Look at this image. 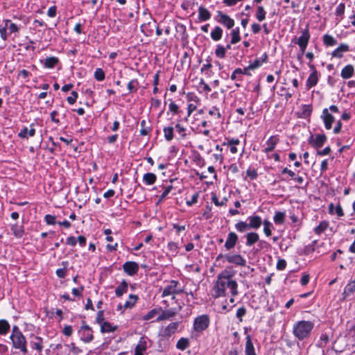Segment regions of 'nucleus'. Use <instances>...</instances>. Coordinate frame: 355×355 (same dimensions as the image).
Masks as SVG:
<instances>
[{
	"mask_svg": "<svg viewBox=\"0 0 355 355\" xmlns=\"http://www.w3.org/2000/svg\"><path fill=\"white\" fill-rule=\"evenodd\" d=\"M211 200L216 206H223L225 205L226 202L227 201L226 198H224L221 201H220L216 194H212Z\"/></svg>",
	"mask_w": 355,
	"mask_h": 355,
	"instance_id": "obj_45",
	"label": "nucleus"
},
{
	"mask_svg": "<svg viewBox=\"0 0 355 355\" xmlns=\"http://www.w3.org/2000/svg\"><path fill=\"white\" fill-rule=\"evenodd\" d=\"M175 314H176L175 311H174L171 309L164 311H162V314L159 315V317L157 318V320L162 321V320L169 319V318L173 317L174 315H175Z\"/></svg>",
	"mask_w": 355,
	"mask_h": 355,
	"instance_id": "obj_27",
	"label": "nucleus"
},
{
	"mask_svg": "<svg viewBox=\"0 0 355 355\" xmlns=\"http://www.w3.org/2000/svg\"><path fill=\"white\" fill-rule=\"evenodd\" d=\"M175 128H176L178 132L181 135L182 138L184 139L186 137V133H185L186 129L184 127L181 126L180 125V123H177L175 125Z\"/></svg>",
	"mask_w": 355,
	"mask_h": 355,
	"instance_id": "obj_49",
	"label": "nucleus"
},
{
	"mask_svg": "<svg viewBox=\"0 0 355 355\" xmlns=\"http://www.w3.org/2000/svg\"><path fill=\"white\" fill-rule=\"evenodd\" d=\"M263 232L265 233V234L267 236H270L271 235V230H270V227H272V225L267 221V220H265L263 222Z\"/></svg>",
	"mask_w": 355,
	"mask_h": 355,
	"instance_id": "obj_46",
	"label": "nucleus"
},
{
	"mask_svg": "<svg viewBox=\"0 0 355 355\" xmlns=\"http://www.w3.org/2000/svg\"><path fill=\"white\" fill-rule=\"evenodd\" d=\"M58 59L55 57H49L44 60V65L49 69L53 68L58 62Z\"/></svg>",
	"mask_w": 355,
	"mask_h": 355,
	"instance_id": "obj_26",
	"label": "nucleus"
},
{
	"mask_svg": "<svg viewBox=\"0 0 355 355\" xmlns=\"http://www.w3.org/2000/svg\"><path fill=\"white\" fill-rule=\"evenodd\" d=\"M286 261L284 259H279L277 263V268L279 270L285 269Z\"/></svg>",
	"mask_w": 355,
	"mask_h": 355,
	"instance_id": "obj_57",
	"label": "nucleus"
},
{
	"mask_svg": "<svg viewBox=\"0 0 355 355\" xmlns=\"http://www.w3.org/2000/svg\"><path fill=\"white\" fill-rule=\"evenodd\" d=\"M354 74V67L351 64L345 66L341 71V76L344 79L351 78Z\"/></svg>",
	"mask_w": 355,
	"mask_h": 355,
	"instance_id": "obj_21",
	"label": "nucleus"
},
{
	"mask_svg": "<svg viewBox=\"0 0 355 355\" xmlns=\"http://www.w3.org/2000/svg\"><path fill=\"white\" fill-rule=\"evenodd\" d=\"M345 6L344 3L338 4V6H337L336 10V15L338 16L343 15L345 12Z\"/></svg>",
	"mask_w": 355,
	"mask_h": 355,
	"instance_id": "obj_50",
	"label": "nucleus"
},
{
	"mask_svg": "<svg viewBox=\"0 0 355 355\" xmlns=\"http://www.w3.org/2000/svg\"><path fill=\"white\" fill-rule=\"evenodd\" d=\"M222 33H223L222 28L219 26H216V27H215L214 31L211 33V37L214 41H218V40H220V38L222 37Z\"/></svg>",
	"mask_w": 355,
	"mask_h": 355,
	"instance_id": "obj_33",
	"label": "nucleus"
},
{
	"mask_svg": "<svg viewBox=\"0 0 355 355\" xmlns=\"http://www.w3.org/2000/svg\"><path fill=\"white\" fill-rule=\"evenodd\" d=\"M285 214L284 212H276L274 216V222L276 224H282L284 222Z\"/></svg>",
	"mask_w": 355,
	"mask_h": 355,
	"instance_id": "obj_38",
	"label": "nucleus"
},
{
	"mask_svg": "<svg viewBox=\"0 0 355 355\" xmlns=\"http://www.w3.org/2000/svg\"><path fill=\"white\" fill-rule=\"evenodd\" d=\"M180 322H175L170 323L164 329L163 333V336L164 337H170L172 334H173L178 329L179 327Z\"/></svg>",
	"mask_w": 355,
	"mask_h": 355,
	"instance_id": "obj_15",
	"label": "nucleus"
},
{
	"mask_svg": "<svg viewBox=\"0 0 355 355\" xmlns=\"http://www.w3.org/2000/svg\"><path fill=\"white\" fill-rule=\"evenodd\" d=\"M330 152H331V148H330V147L327 146L325 148H324L322 150H318L317 153L319 155H329L330 153Z\"/></svg>",
	"mask_w": 355,
	"mask_h": 355,
	"instance_id": "obj_62",
	"label": "nucleus"
},
{
	"mask_svg": "<svg viewBox=\"0 0 355 355\" xmlns=\"http://www.w3.org/2000/svg\"><path fill=\"white\" fill-rule=\"evenodd\" d=\"M146 349H147L146 342L145 339L143 337H141L135 349V352L137 353H140V354H144V352L146 350Z\"/></svg>",
	"mask_w": 355,
	"mask_h": 355,
	"instance_id": "obj_25",
	"label": "nucleus"
},
{
	"mask_svg": "<svg viewBox=\"0 0 355 355\" xmlns=\"http://www.w3.org/2000/svg\"><path fill=\"white\" fill-rule=\"evenodd\" d=\"M137 299H138V297L137 295H130L129 296V300L125 302V303L123 305V307L124 308H131L136 303Z\"/></svg>",
	"mask_w": 355,
	"mask_h": 355,
	"instance_id": "obj_41",
	"label": "nucleus"
},
{
	"mask_svg": "<svg viewBox=\"0 0 355 355\" xmlns=\"http://www.w3.org/2000/svg\"><path fill=\"white\" fill-rule=\"evenodd\" d=\"M348 50H349L348 45L342 44L336 50H334L332 52L331 55L333 57L340 58L343 57V53L346 52Z\"/></svg>",
	"mask_w": 355,
	"mask_h": 355,
	"instance_id": "obj_20",
	"label": "nucleus"
},
{
	"mask_svg": "<svg viewBox=\"0 0 355 355\" xmlns=\"http://www.w3.org/2000/svg\"><path fill=\"white\" fill-rule=\"evenodd\" d=\"M10 339L15 348L20 349L24 354L28 352L26 340L22 334L17 333L16 336H10Z\"/></svg>",
	"mask_w": 355,
	"mask_h": 355,
	"instance_id": "obj_3",
	"label": "nucleus"
},
{
	"mask_svg": "<svg viewBox=\"0 0 355 355\" xmlns=\"http://www.w3.org/2000/svg\"><path fill=\"white\" fill-rule=\"evenodd\" d=\"M164 133L166 141H170L173 139V128L172 126L165 127Z\"/></svg>",
	"mask_w": 355,
	"mask_h": 355,
	"instance_id": "obj_35",
	"label": "nucleus"
},
{
	"mask_svg": "<svg viewBox=\"0 0 355 355\" xmlns=\"http://www.w3.org/2000/svg\"><path fill=\"white\" fill-rule=\"evenodd\" d=\"M266 12L263 6H259L256 13V17L259 21H262L266 18Z\"/></svg>",
	"mask_w": 355,
	"mask_h": 355,
	"instance_id": "obj_37",
	"label": "nucleus"
},
{
	"mask_svg": "<svg viewBox=\"0 0 355 355\" xmlns=\"http://www.w3.org/2000/svg\"><path fill=\"white\" fill-rule=\"evenodd\" d=\"M45 221L48 225H54L58 223L55 220V216L47 214L45 216Z\"/></svg>",
	"mask_w": 355,
	"mask_h": 355,
	"instance_id": "obj_48",
	"label": "nucleus"
},
{
	"mask_svg": "<svg viewBox=\"0 0 355 355\" xmlns=\"http://www.w3.org/2000/svg\"><path fill=\"white\" fill-rule=\"evenodd\" d=\"M76 239L74 236H69L67 239V244L71 246H75L76 244Z\"/></svg>",
	"mask_w": 355,
	"mask_h": 355,
	"instance_id": "obj_60",
	"label": "nucleus"
},
{
	"mask_svg": "<svg viewBox=\"0 0 355 355\" xmlns=\"http://www.w3.org/2000/svg\"><path fill=\"white\" fill-rule=\"evenodd\" d=\"M323 42L327 46H334L337 43V41L331 35L327 34L324 35Z\"/></svg>",
	"mask_w": 355,
	"mask_h": 355,
	"instance_id": "obj_39",
	"label": "nucleus"
},
{
	"mask_svg": "<svg viewBox=\"0 0 355 355\" xmlns=\"http://www.w3.org/2000/svg\"><path fill=\"white\" fill-rule=\"evenodd\" d=\"M172 188L171 185L168 186L160 196L159 201H162L171 192Z\"/></svg>",
	"mask_w": 355,
	"mask_h": 355,
	"instance_id": "obj_58",
	"label": "nucleus"
},
{
	"mask_svg": "<svg viewBox=\"0 0 355 355\" xmlns=\"http://www.w3.org/2000/svg\"><path fill=\"white\" fill-rule=\"evenodd\" d=\"M328 227V223L325 221L321 222L319 225H318L315 228V233L317 234H320L322 232H324L327 227Z\"/></svg>",
	"mask_w": 355,
	"mask_h": 355,
	"instance_id": "obj_43",
	"label": "nucleus"
},
{
	"mask_svg": "<svg viewBox=\"0 0 355 355\" xmlns=\"http://www.w3.org/2000/svg\"><path fill=\"white\" fill-rule=\"evenodd\" d=\"M47 15L50 17H53L56 15V7L55 6H51L49 8Z\"/></svg>",
	"mask_w": 355,
	"mask_h": 355,
	"instance_id": "obj_59",
	"label": "nucleus"
},
{
	"mask_svg": "<svg viewBox=\"0 0 355 355\" xmlns=\"http://www.w3.org/2000/svg\"><path fill=\"white\" fill-rule=\"evenodd\" d=\"M123 268L128 275L132 276L138 272L139 265L134 261H127L123 264Z\"/></svg>",
	"mask_w": 355,
	"mask_h": 355,
	"instance_id": "obj_9",
	"label": "nucleus"
},
{
	"mask_svg": "<svg viewBox=\"0 0 355 355\" xmlns=\"http://www.w3.org/2000/svg\"><path fill=\"white\" fill-rule=\"evenodd\" d=\"M237 286L236 282L231 279L229 275L220 274L214 286V296L215 297L224 296L226 288H230L232 295L236 296L238 294Z\"/></svg>",
	"mask_w": 355,
	"mask_h": 355,
	"instance_id": "obj_1",
	"label": "nucleus"
},
{
	"mask_svg": "<svg viewBox=\"0 0 355 355\" xmlns=\"http://www.w3.org/2000/svg\"><path fill=\"white\" fill-rule=\"evenodd\" d=\"M246 237V245L248 246H252L256 242H257L259 239V234L256 232H250L248 233L245 236Z\"/></svg>",
	"mask_w": 355,
	"mask_h": 355,
	"instance_id": "obj_19",
	"label": "nucleus"
},
{
	"mask_svg": "<svg viewBox=\"0 0 355 355\" xmlns=\"http://www.w3.org/2000/svg\"><path fill=\"white\" fill-rule=\"evenodd\" d=\"M218 16L220 17L218 21L230 29L234 26V21L231 19L228 15L223 14L222 12H218Z\"/></svg>",
	"mask_w": 355,
	"mask_h": 355,
	"instance_id": "obj_10",
	"label": "nucleus"
},
{
	"mask_svg": "<svg viewBox=\"0 0 355 355\" xmlns=\"http://www.w3.org/2000/svg\"><path fill=\"white\" fill-rule=\"evenodd\" d=\"M313 328V322L302 320L294 325L293 332L299 340H303L309 335Z\"/></svg>",
	"mask_w": 355,
	"mask_h": 355,
	"instance_id": "obj_2",
	"label": "nucleus"
},
{
	"mask_svg": "<svg viewBox=\"0 0 355 355\" xmlns=\"http://www.w3.org/2000/svg\"><path fill=\"white\" fill-rule=\"evenodd\" d=\"M209 318L207 315H202L196 318L193 323L195 331L200 332L206 329L209 325Z\"/></svg>",
	"mask_w": 355,
	"mask_h": 355,
	"instance_id": "obj_5",
	"label": "nucleus"
},
{
	"mask_svg": "<svg viewBox=\"0 0 355 355\" xmlns=\"http://www.w3.org/2000/svg\"><path fill=\"white\" fill-rule=\"evenodd\" d=\"M78 98V94L76 92H71V96H69L67 98V102L69 103V104H73L76 99Z\"/></svg>",
	"mask_w": 355,
	"mask_h": 355,
	"instance_id": "obj_54",
	"label": "nucleus"
},
{
	"mask_svg": "<svg viewBox=\"0 0 355 355\" xmlns=\"http://www.w3.org/2000/svg\"><path fill=\"white\" fill-rule=\"evenodd\" d=\"M249 220V228L258 229L261 225V218L259 216H254L248 217Z\"/></svg>",
	"mask_w": 355,
	"mask_h": 355,
	"instance_id": "obj_16",
	"label": "nucleus"
},
{
	"mask_svg": "<svg viewBox=\"0 0 355 355\" xmlns=\"http://www.w3.org/2000/svg\"><path fill=\"white\" fill-rule=\"evenodd\" d=\"M81 339L85 343L91 342L94 337L92 333V329L88 325H84L79 331Z\"/></svg>",
	"mask_w": 355,
	"mask_h": 355,
	"instance_id": "obj_6",
	"label": "nucleus"
},
{
	"mask_svg": "<svg viewBox=\"0 0 355 355\" xmlns=\"http://www.w3.org/2000/svg\"><path fill=\"white\" fill-rule=\"evenodd\" d=\"M12 231L14 235L17 238H21L24 235V228L22 225L15 224L12 227Z\"/></svg>",
	"mask_w": 355,
	"mask_h": 355,
	"instance_id": "obj_31",
	"label": "nucleus"
},
{
	"mask_svg": "<svg viewBox=\"0 0 355 355\" xmlns=\"http://www.w3.org/2000/svg\"><path fill=\"white\" fill-rule=\"evenodd\" d=\"M215 53L218 58H224L225 55V48L220 45L217 46Z\"/></svg>",
	"mask_w": 355,
	"mask_h": 355,
	"instance_id": "obj_47",
	"label": "nucleus"
},
{
	"mask_svg": "<svg viewBox=\"0 0 355 355\" xmlns=\"http://www.w3.org/2000/svg\"><path fill=\"white\" fill-rule=\"evenodd\" d=\"M310 39V34L308 28L302 31V34L299 38L295 40V43L298 44L302 53H304L307 46L308 42Z\"/></svg>",
	"mask_w": 355,
	"mask_h": 355,
	"instance_id": "obj_4",
	"label": "nucleus"
},
{
	"mask_svg": "<svg viewBox=\"0 0 355 355\" xmlns=\"http://www.w3.org/2000/svg\"><path fill=\"white\" fill-rule=\"evenodd\" d=\"M94 78L98 81H101L105 79V73L102 69L98 68L96 69L94 72Z\"/></svg>",
	"mask_w": 355,
	"mask_h": 355,
	"instance_id": "obj_44",
	"label": "nucleus"
},
{
	"mask_svg": "<svg viewBox=\"0 0 355 355\" xmlns=\"http://www.w3.org/2000/svg\"><path fill=\"white\" fill-rule=\"evenodd\" d=\"M104 318H103V311H99L98 313H97V316H96V321L98 324H102V323L104 322Z\"/></svg>",
	"mask_w": 355,
	"mask_h": 355,
	"instance_id": "obj_56",
	"label": "nucleus"
},
{
	"mask_svg": "<svg viewBox=\"0 0 355 355\" xmlns=\"http://www.w3.org/2000/svg\"><path fill=\"white\" fill-rule=\"evenodd\" d=\"M5 22H6V29H8L10 31V33H15L19 31L17 26L15 24L12 23L10 21V20L7 19V20H6Z\"/></svg>",
	"mask_w": 355,
	"mask_h": 355,
	"instance_id": "obj_42",
	"label": "nucleus"
},
{
	"mask_svg": "<svg viewBox=\"0 0 355 355\" xmlns=\"http://www.w3.org/2000/svg\"><path fill=\"white\" fill-rule=\"evenodd\" d=\"M235 227L237 231L241 232H245V231L250 230L248 224L243 221H240V222L237 223L235 225Z\"/></svg>",
	"mask_w": 355,
	"mask_h": 355,
	"instance_id": "obj_40",
	"label": "nucleus"
},
{
	"mask_svg": "<svg viewBox=\"0 0 355 355\" xmlns=\"http://www.w3.org/2000/svg\"><path fill=\"white\" fill-rule=\"evenodd\" d=\"M198 17L200 21H207L210 19L211 14L207 8L200 6L198 9Z\"/></svg>",
	"mask_w": 355,
	"mask_h": 355,
	"instance_id": "obj_22",
	"label": "nucleus"
},
{
	"mask_svg": "<svg viewBox=\"0 0 355 355\" xmlns=\"http://www.w3.org/2000/svg\"><path fill=\"white\" fill-rule=\"evenodd\" d=\"M245 353V355H256L253 343L249 335L246 337Z\"/></svg>",
	"mask_w": 355,
	"mask_h": 355,
	"instance_id": "obj_18",
	"label": "nucleus"
},
{
	"mask_svg": "<svg viewBox=\"0 0 355 355\" xmlns=\"http://www.w3.org/2000/svg\"><path fill=\"white\" fill-rule=\"evenodd\" d=\"M117 329V326H112L109 322H104L101 325V331L102 333L114 332Z\"/></svg>",
	"mask_w": 355,
	"mask_h": 355,
	"instance_id": "obj_24",
	"label": "nucleus"
},
{
	"mask_svg": "<svg viewBox=\"0 0 355 355\" xmlns=\"http://www.w3.org/2000/svg\"><path fill=\"white\" fill-rule=\"evenodd\" d=\"M143 180L146 184L151 185L155 182V181L157 180V177L153 173H147L144 174V175L143 177Z\"/></svg>",
	"mask_w": 355,
	"mask_h": 355,
	"instance_id": "obj_29",
	"label": "nucleus"
},
{
	"mask_svg": "<svg viewBox=\"0 0 355 355\" xmlns=\"http://www.w3.org/2000/svg\"><path fill=\"white\" fill-rule=\"evenodd\" d=\"M137 83V81L136 80H132L130 81L128 84V89L130 92H135L137 91L136 88V84Z\"/></svg>",
	"mask_w": 355,
	"mask_h": 355,
	"instance_id": "obj_51",
	"label": "nucleus"
},
{
	"mask_svg": "<svg viewBox=\"0 0 355 355\" xmlns=\"http://www.w3.org/2000/svg\"><path fill=\"white\" fill-rule=\"evenodd\" d=\"M63 334L67 336H70L72 334V327L71 326H65L63 329Z\"/></svg>",
	"mask_w": 355,
	"mask_h": 355,
	"instance_id": "obj_61",
	"label": "nucleus"
},
{
	"mask_svg": "<svg viewBox=\"0 0 355 355\" xmlns=\"http://www.w3.org/2000/svg\"><path fill=\"white\" fill-rule=\"evenodd\" d=\"M309 281V275H304L300 280V283L302 286H305L308 284Z\"/></svg>",
	"mask_w": 355,
	"mask_h": 355,
	"instance_id": "obj_64",
	"label": "nucleus"
},
{
	"mask_svg": "<svg viewBox=\"0 0 355 355\" xmlns=\"http://www.w3.org/2000/svg\"><path fill=\"white\" fill-rule=\"evenodd\" d=\"M277 143V139L275 137H271L266 142L267 147L265 148L264 151L266 153L271 152L275 148Z\"/></svg>",
	"mask_w": 355,
	"mask_h": 355,
	"instance_id": "obj_28",
	"label": "nucleus"
},
{
	"mask_svg": "<svg viewBox=\"0 0 355 355\" xmlns=\"http://www.w3.org/2000/svg\"><path fill=\"white\" fill-rule=\"evenodd\" d=\"M355 291V281L349 282L345 286L343 293V299L345 300L347 297L353 294Z\"/></svg>",
	"mask_w": 355,
	"mask_h": 355,
	"instance_id": "obj_17",
	"label": "nucleus"
},
{
	"mask_svg": "<svg viewBox=\"0 0 355 355\" xmlns=\"http://www.w3.org/2000/svg\"><path fill=\"white\" fill-rule=\"evenodd\" d=\"M31 345L33 349L41 352L43 349L42 339L40 337H34V339L31 341Z\"/></svg>",
	"mask_w": 355,
	"mask_h": 355,
	"instance_id": "obj_23",
	"label": "nucleus"
},
{
	"mask_svg": "<svg viewBox=\"0 0 355 355\" xmlns=\"http://www.w3.org/2000/svg\"><path fill=\"white\" fill-rule=\"evenodd\" d=\"M10 329L9 323L5 320H0V334L5 335Z\"/></svg>",
	"mask_w": 355,
	"mask_h": 355,
	"instance_id": "obj_34",
	"label": "nucleus"
},
{
	"mask_svg": "<svg viewBox=\"0 0 355 355\" xmlns=\"http://www.w3.org/2000/svg\"><path fill=\"white\" fill-rule=\"evenodd\" d=\"M325 128L327 130H329L331 128V125L333 122L334 121V117L329 113L328 109L324 108L322 111V116Z\"/></svg>",
	"mask_w": 355,
	"mask_h": 355,
	"instance_id": "obj_12",
	"label": "nucleus"
},
{
	"mask_svg": "<svg viewBox=\"0 0 355 355\" xmlns=\"http://www.w3.org/2000/svg\"><path fill=\"white\" fill-rule=\"evenodd\" d=\"M238 241V236L235 232H230L227 235V239L225 243V248L229 250L232 249Z\"/></svg>",
	"mask_w": 355,
	"mask_h": 355,
	"instance_id": "obj_11",
	"label": "nucleus"
},
{
	"mask_svg": "<svg viewBox=\"0 0 355 355\" xmlns=\"http://www.w3.org/2000/svg\"><path fill=\"white\" fill-rule=\"evenodd\" d=\"M128 290V283L123 281L121 284L116 288L115 293L117 297L121 296L123 293H126Z\"/></svg>",
	"mask_w": 355,
	"mask_h": 355,
	"instance_id": "obj_30",
	"label": "nucleus"
},
{
	"mask_svg": "<svg viewBox=\"0 0 355 355\" xmlns=\"http://www.w3.org/2000/svg\"><path fill=\"white\" fill-rule=\"evenodd\" d=\"M246 314V309L244 307H241L237 310L236 317L239 319L240 322L242 321V317Z\"/></svg>",
	"mask_w": 355,
	"mask_h": 355,
	"instance_id": "obj_53",
	"label": "nucleus"
},
{
	"mask_svg": "<svg viewBox=\"0 0 355 355\" xmlns=\"http://www.w3.org/2000/svg\"><path fill=\"white\" fill-rule=\"evenodd\" d=\"M226 260L230 263H234L237 266H245L246 261L240 254H226L225 255Z\"/></svg>",
	"mask_w": 355,
	"mask_h": 355,
	"instance_id": "obj_7",
	"label": "nucleus"
},
{
	"mask_svg": "<svg viewBox=\"0 0 355 355\" xmlns=\"http://www.w3.org/2000/svg\"><path fill=\"white\" fill-rule=\"evenodd\" d=\"M261 62L260 59H256L252 63H251L249 65V68H250L251 70H254L258 67H259L261 65Z\"/></svg>",
	"mask_w": 355,
	"mask_h": 355,
	"instance_id": "obj_55",
	"label": "nucleus"
},
{
	"mask_svg": "<svg viewBox=\"0 0 355 355\" xmlns=\"http://www.w3.org/2000/svg\"><path fill=\"white\" fill-rule=\"evenodd\" d=\"M189 345V339L181 338L177 343L176 347L182 351L186 349Z\"/></svg>",
	"mask_w": 355,
	"mask_h": 355,
	"instance_id": "obj_32",
	"label": "nucleus"
},
{
	"mask_svg": "<svg viewBox=\"0 0 355 355\" xmlns=\"http://www.w3.org/2000/svg\"><path fill=\"white\" fill-rule=\"evenodd\" d=\"M157 313V311L156 309H152L151 311H150L147 314H146L144 316V320H150L151 318H154Z\"/></svg>",
	"mask_w": 355,
	"mask_h": 355,
	"instance_id": "obj_52",
	"label": "nucleus"
},
{
	"mask_svg": "<svg viewBox=\"0 0 355 355\" xmlns=\"http://www.w3.org/2000/svg\"><path fill=\"white\" fill-rule=\"evenodd\" d=\"M232 40L231 43L234 44L239 42L241 40V37L239 35V28H236L232 31Z\"/></svg>",
	"mask_w": 355,
	"mask_h": 355,
	"instance_id": "obj_36",
	"label": "nucleus"
},
{
	"mask_svg": "<svg viewBox=\"0 0 355 355\" xmlns=\"http://www.w3.org/2000/svg\"><path fill=\"white\" fill-rule=\"evenodd\" d=\"M310 68L312 69V73L310 74L306 81V86L309 88L314 87L318 83V74L314 65H310Z\"/></svg>",
	"mask_w": 355,
	"mask_h": 355,
	"instance_id": "obj_13",
	"label": "nucleus"
},
{
	"mask_svg": "<svg viewBox=\"0 0 355 355\" xmlns=\"http://www.w3.org/2000/svg\"><path fill=\"white\" fill-rule=\"evenodd\" d=\"M178 282L175 280H172L170 284L166 286L163 291L162 297H166L171 295H175V288L177 287Z\"/></svg>",
	"mask_w": 355,
	"mask_h": 355,
	"instance_id": "obj_14",
	"label": "nucleus"
},
{
	"mask_svg": "<svg viewBox=\"0 0 355 355\" xmlns=\"http://www.w3.org/2000/svg\"><path fill=\"white\" fill-rule=\"evenodd\" d=\"M169 110L173 113H177L178 112V106L175 103L171 102L169 104Z\"/></svg>",
	"mask_w": 355,
	"mask_h": 355,
	"instance_id": "obj_63",
	"label": "nucleus"
},
{
	"mask_svg": "<svg viewBox=\"0 0 355 355\" xmlns=\"http://www.w3.org/2000/svg\"><path fill=\"white\" fill-rule=\"evenodd\" d=\"M326 140L327 137L324 135H318L315 138L311 136L309 141L315 148L318 149L323 146Z\"/></svg>",
	"mask_w": 355,
	"mask_h": 355,
	"instance_id": "obj_8",
	"label": "nucleus"
}]
</instances>
